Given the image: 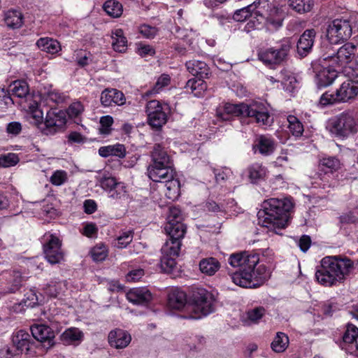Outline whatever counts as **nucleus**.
I'll return each instance as SVG.
<instances>
[{"mask_svg":"<svg viewBox=\"0 0 358 358\" xmlns=\"http://www.w3.org/2000/svg\"><path fill=\"white\" fill-rule=\"evenodd\" d=\"M229 264L233 267H238V270L231 275V280L237 285L252 288L255 287L257 281L266 278V268L259 265V255L248 251L233 253L229 258Z\"/></svg>","mask_w":358,"mask_h":358,"instance_id":"obj_1","label":"nucleus"},{"mask_svg":"<svg viewBox=\"0 0 358 358\" xmlns=\"http://www.w3.org/2000/svg\"><path fill=\"white\" fill-rule=\"evenodd\" d=\"M293 203L289 199H279L271 198L262 204V209L258 212L259 223L278 234V230L285 229L289 222V212Z\"/></svg>","mask_w":358,"mask_h":358,"instance_id":"obj_2","label":"nucleus"},{"mask_svg":"<svg viewBox=\"0 0 358 358\" xmlns=\"http://www.w3.org/2000/svg\"><path fill=\"white\" fill-rule=\"evenodd\" d=\"M164 229L169 236L162 246L159 266L164 273H170L177 268L176 259L179 255L181 239L186 232V227L181 222H167Z\"/></svg>","mask_w":358,"mask_h":358,"instance_id":"obj_3","label":"nucleus"},{"mask_svg":"<svg viewBox=\"0 0 358 358\" xmlns=\"http://www.w3.org/2000/svg\"><path fill=\"white\" fill-rule=\"evenodd\" d=\"M353 268V262L347 257L327 256L321 260L315 278L320 284L330 287L344 280Z\"/></svg>","mask_w":358,"mask_h":358,"instance_id":"obj_4","label":"nucleus"},{"mask_svg":"<svg viewBox=\"0 0 358 358\" xmlns=\"http://www.w3.org/2000/svg\"><path fill=\"white\" fill-rule=\"evenodd\" d=\"M217 120L231 121L234 117L245 116L255 119L260 125H270L272 122L270 114L264 103L253 102L250 105L226 103L217 109Z\"/></svg>","mask_w":358,"mask_h":358,"instance_id":"obj_5","label":"nucleus"},{"mask_svg":"<svg viewBox=\"0 0 358 358\" xmlns=\"http://www.w3.org/2000/svg\"><path fill=\"white\" fill-rule=\"evenodd\" d=\"M214 295L203 288H197L185 306V315L182 317L199 320L215 310Z\"/></svg>","mask_w":358,"mask_h":358,"instance_id":"obj_6","label":"nucleus"},{"mask_svg":"<svg viewBox=\"0 0 358 358\" xmlns=\"http://www.w3.org/2000/svg\"><path fill=\"white\" fill-rule=\"evenodd\" d=\"M327 129L335 137L344 139L357 133L358 123L352 113L345 111L329 119Z\"/></svg>","mask_w":358,"mask_h":358,"instance_id":"obj_7","label":"nucleus"},{"mask_svg":"<svg viewBox=\"0 0 358 358\" xmlns=\"http://www.w3.org/2000/svg\"><path fill=\"white\" fill-rule=\"evenodd\" d=\"M354 17L336 18L328 22L326 37L331 44H338L348 40L352 34Z\"/></svg>","mask_w":358,"mask_h":358,"instance_id":"obj_8","label":"nucleus"},{"mask_svg":"<svg viewBox=\"0 0 358 358\" xmlns=\"http://www.w3.org/2000/svg\"><path fill=\"white\" fill-rule=\"evenodd\" d=\"M358 93V83L352 80L344 81L335 94L325 92L320 98V103L326 106L336 102H345L354 99Z\"/></svg>","mask_w":358,"mask_h":358,"instance_id":"obj_9","label":"nucleus"},{"mask_svg":"<svg viewBox=\"0 0 358 358\" xmlns=\"http://www.w3.org/2000/svg\"><path fill=\"white\" fill-rule=\"evenodd\" d=\"M356 46L351 43H347L341 47L336 54L333 55H324L323 63L327 64L329 62V65L334 68H343L351 62L355 55Z\"/></svg>","mask_w":358,"mask_h":358,"instance_id":"obj_10","label":"nucleus"},{"mask_svg":"<svg viewBox=\"0 0 358 358\" xmlns=\"http://www.w3.org/2000/svg\"><path fill=\"white\" fill-rule=\"evenodd\" d=\"M145 111L149 124L156 129L161 128L167 121V115L160 102L152 100L147 103Z\"/></svg>","mask_w":358,"mask_h":358,"instance_id":"obj_11","label":"nucleus"},{"mask_svg":"<svg viewBox=\"0 0 358 358\" xmlns=\"http://www.w3.org/2000/svg\"><path fill=\"white\" fill-rule=\"evenodd\" d=\"M43 252L45 259L51 264H59L64 260L62 242L53 235H50V239L43 245Z\"/></svg>","mask_w":358,"mask_h":358,"instance_id":"obj_12","label":"nucleus"},{"mask_svg":"<svg viewBox=\"0 0 358 358\" xmlns=\"http://www.w3.org/2000/svg\"><path fill=\"white\" fill-rule=\"evenodd\" d=\"M66 114L62 110H49L45 119V129L44 132L46 134H54L62 129L66 124Z\"/></svg>","mask_w":358,"mask_h":358,"instance_id":"obj_13","label":"nucleus"},{"mask_svg":"<svg viewBox=\"0 0 358 358\" xmlns=\"http://www.w3.org/2000/svg\"><path fill=\"white\" fill-rule=\"evenodd\" d=\"M261 4L262 2L258 0L254 1L253 3L248 5L243 8L237 10L233 15V19L237 22H243L251 17L257 18V21L264 19L261 13Z\"/></svg>","mask_w":358,"mask_h":358,"instance_id":"obj_14","label":"nucleus"},{"mask_svg":"<svg viewBox=\"0 0 358 358\" xmlns=\"http://www.w3.org/2000/svg\"><path fill=\"white\" fill-rule=\"evenodd\" d=\"M148 174L152 181L158 182H164L176 176L173 165L149 166Z\"/></svg>","mask_w":358,"mask_h":358,"instance_id":"obj_15","label":"nucleus"},{"mask_svg":"<svg viewBox=\"0 0 358 358\" xmlns=\"http://www.w3.org/2000/svg\"><path fill=\"white\" fill-rule=\"evenodd\" d=\"M324 57L320 59V63L322 66V69L317 74V83L319 87H325L333 83L338 76V68H334L329 65V62H327V64L323 63Z\"/></svg>","mask_w":358,"mask_h":358,"instance_id":"obj_16","label":"nucleus"},{"mask_svg":"<svg viewBox=\"0 0 358 358\" xmlns=\"http://www.w3.org/2000/svg\"><path fill=\"white\" fill-rule=\"evenodd\" d=\"M275 147L276 143L274 139L266 135L257 136L252 144L254 152H258L264 156H268L273 154Z\"/></svg>","mask_w":358,"mask_h":358,"instance_id":"obj_17","label":"nucleus"},{"mask_svg":"<svg viewBox=\"0 0 358 358\" xmlns=\"http://www.w3.org/2000/svg\"><path fill=\"white\" fill-rule=\"evenodd\" d=\"M124 94L117 89L107 88L101 94V103L104 107H109L115 105L122 106L125 103Z\"/></svg>","mask_w":358,"mask_h":358,"instance_id":"obj_18","label":"nucleus"},{"mask_svg":"<svg viewBox=\"0 0 358 358\" xmlns=\"http://www.w3.org/2000/svg\"><path fill=\"white\" fill-rule=\"evenodd\" d=\"M32 336L41 343H47V348L54 344L55 332L52 329L45 324H34L31 327Z\"/></svg>","mask_w":358,"mask_h":358,"instance_id":"obj_19","label":"nucleus"},{"mask_svg":"<svg viewBox=\"0 0 358 358\" xmlns=\"http://www.w3.org/2000/svg\"><path fill=\"white\" fill-rule=\"evenodd\" d=\"M128 301L135 305H147L152 299L151 292L146 287L131 289L126 294Z\"/></svg>","mask_w":358,"mask_h":358,"instance_id":"obj_20","label":"nucleus"},{"mask_svg":"<svg viewBox=\"0 0 358 358\" xmlns=\"http://www.w3.org/2000/svg\"><path fill=\"white\" fill-rule=\"evenodd\" d=\"M108 340L111 347L116 349H122L130 343L131 337L126 331L117 329L109 333Z\"/></svg>","mask_w":358,"mask_h":358,"instance_id":"obj_21","label":"nucleus"},{"mask_svg":"<svg viewBox=\"0 0 358 358\" xmlns=\"http://www.w3.org/2000/svg\"><path fill=\"white\" fill-rule=\"evenodd\" d=\"M314 29H307L300 36L297 45V52L301 57H306L312 50L315 38Z\"/></svg>","mask_w":358,"mask_h":358,"instance_id":"obj_22","label":"nucleus"},{"mask_svg":"<svg viewBox=\"0 0 358 358\" xmlns=\"http://www.w3.org/2000/svg\"><path fill=\"white\" fill-rule=\"evenodd\" d=\"M152 164L149 166H166L173 165L171 157L168 155L166 150L159 144H156L153 147L151 152Z\"/></svg>","mask_w":358,"mask_h":358,"instance_id":"obj_23","label":"nucleus"},{"mask_svg":"<svg viewBox=\"0 0 358 358\" xmlns=\"http://www.w3.org/2000/svg\"><path fill=\"white\" fill-rule=\"evenodd\" d=\"M186 294L178 289H174L171 291L168 296V306L171 309L180 310L187 305Z\"/></svg>","mask_w":358,"mask_h":358,"instance_id":"obj_24","label":"nucleus"},{"mask_svg":"<svg viewBox=\"0 0 358 358\" xmlns=\"http://www.w3.org/2000/svg\"><path fill=\"white\" fill-rule=\"evenodd\" d=\"M284 14L282 11L275 7L270 9L269 13L266 17L265 25L270 31H275L282 25Z\"/></svg>","mask_w":358,"mask_h":358,"instance_id":"obj_25","label":"nucleus"},{"mask_svg":"<svg viewBox=\"0 0 358 358\" xmlns=\"http://www.w3.org/2000/svg\"><path fill=\"white\" fill-rule=\"evenodd\" d=\"M187 71L194 76L200 79L208 78L209 74V68L207 64L200 60L192 59L186 62Z\"/></svg>","mask_w":358,"mask_h":358,"instance_id":"obj_26","label":"nucleus"},{"mask_svg":"<svg viewBox=\"0 0 358 358\" xmlns=\"http://www.w3.org/2000/svg\"><path fill=\"white\" fill-rule=\"evenodd\" d=\"M12 342L18 350L28 351L31 344L32 343V338L28 332L24 330H19L13 333L12 336Z\"/></svg>","mask_w":358,"mask_h":358,"instance_id":"obj_27","label":"nucleus"},{"mask_svg":"<svg viewBox=\"0 0 358 358\" xmlns=\"http://www.w3.org/2000/svg\"><path fill=\"white\" fill-rule=\"evenodd\" d=\"M199 268L202 273L212 276L220 268V263L214 257L204 258L199 262Z\"/></svg>","mask_w":358,"mask_h":358,"instance_id":"obj_28","label":"nucleus"},{"mask_svg":"<svg viewBox=\"0 0 358 358\" xmlns=\"http://www.w3.org/2000/svg\"><path fill=\"white\" fill-rule=\"evenodd\" d=\"M292 44L289 39L286 38L281 41L278 48H273V57L275 64H280L283 62L290 50Z\"/></svg>","mask_w":358,"mask_h":358,"instance_id":"obj_29","label":"nucleus"},{"mask_svg":"<svg viewBox=\"0 0 358 358\" xmlns=\"http://www.w3.org/2000/svg\"><path fill=\"white\" fill-rule=\"evenodd\" d=\"M112 45L115 51L124 52L127 50V40L124 36L123 31L121 29H115L112 32Z\"/></svg>","mask_w":358,"mask_h":358,"instance_id":"obj_30","label":"nucleus"},{"mask_svg":"<svg viewBox=\"0 0 358 358\" xmlns=\"http://www.w3.org/2000/svg\"><path fill=\"white\" fill-rule=\"evenodd\" d=\"M4 20L8 27L18 29L23 24V15L18 10H10L6 13Z\"/></svg>","mask_w":358,"mask_h":358,"instance_id":"obj_31","label":"nucleus"},{"mask_svg":"<svg viewBox=\"0 0 358 358\" xmlns=\"http://www.w3.org/2000/svg\"><path fill=\"white\" fill-rule=\"evenodd\" d=\"M37 46L48 53L55 54L61 49L59 43L50 38H41L36 42Z\"/></svg>","mask_w":358,"mask_h":358,"instance_id":"obj_32","label":"nucleus"},{"mask_svg":"<svg viewBox=\"0 0 358 358\" xmlns=\"http://www.w3.org/2000/svg\"><path fill=\"white\" fill-rule=\"evenodd\" d=\"M288 1L290 8L299 14L311 11L315 5L314 0H289Z\"/></svg>","mask_w":358,"mask_h":358,"instance_id":"obj_33","label":"nucleus"},{"mask_svg":"<svg viewBox=\"0 0 358 358\" xmlns=\"http://www.w3.org/2000/svg\"><path fill=\"white\" fill-rule=\"evenodd\" d=\"M83 337V332L78 328L71 327L63 332L61 336L62 341L66 344H71L80 341Z\"/></svg>","mask_w":358,"mask_h":358,"instance_id":"obj_34","label":"nucleus"},{"mask_svg":"<svg viewBox=\"0 0 358 358\" xmlns=\"http://www.w3.org/2000/svg\"><path fill=\"white\" fill-rule=\"evenodd\" d=\"M103 10L113 17H119L122 14V5L115 0H108L103 4Z\"/></svg>","mask_w":358,"mask_h":358,"instance_id":"obj_35","label":"nucleus"},{"mask_svg":"<svg viewBox=\"0 0 358 358\" xmlns=\"http://www.w3.org/2000/svg\"><path fill=\"white\" fill-rule=\"evenodd\" d=\"M165 187L166 189V196L171 200L176 199L180 194V184L178 179L173 177L167 181H165Z\"/></svg>","mask_w":358,"mask_h":358,"instance_id":"obj_36","label":"nucleus"},{"mask_svg":"<svg viewBox=\"0 0 358 358\" xmlns=\"http://www.w3.org/2000/svg\"><path fill=\"white\" fill-rule=\"evenodd\" d=\"M12 95L19 98L26 97L29 93V87L24 80H15L10 85Z\"/></svg>","mask_w":358,"mask_h":358,"instance_id":"obj_37","label":"nucleus"},{"mask_svg":"<svg viewBox=\"0 0 358 358\" xmlns=\"http://www.w3.org/2000/svg\"><path fill=\"white\" fill-rule=\"evenodd\" d=\"M289 338L286 334L278 332L271 343V348L276 352H284L288 346Z\"/></svg>","mask_w":358,"mask_h":358,"instance_id":"obj_38","label":"nucleus"},{"mask_svg":"<svg viewBox=\"0 0 358 358\" xmlns=\"http://www.w3.org/2000/svg\"><path fill=\"white\" fill-rule=\"evenodd\" d=\"M186 88L187 90L190 89L194 96H199L202 94V92H204L206 90L207 85L203 79H190L186 84Z\"/></svg>","mask_w":358,"mask_h":358,"instance_id":"obj_39","label":"nucleus"},{"mask_svg":"<svg viewBox=\"0 0 358 358\" xmlns=\"http://www.w3.org/2000/svg\"><path fill=\"white\" fill-rule=\"evenodd\" d=\"M287 122L289 131L293 136L299 137L303 134V126L296 117L289 115Z\"/></svg>","mask_w":358,"mask_h":358,"instance_id":"obj_40","label":"nucleus"},{"mask_svg":"<svg viewBox=\"0 0 358 358\" xmlns=\"http://www.w3.org/2000/svg\"><path fill=\"white\" fill-rule=\"evenodd\" d=\"M39 107L37 100L29 101L28 103L29 113L36 124H42L43 122V113Z\"/></svg>","mask_w":358,"mask_h":358,"instance_id":"obj_41","label":"nucleus"},{"mask_svg":"<svg viewBox=\"0 0 358 358\" xmlns=\"http://www.w3.org/2000/svg\"><path fill=\"white\" fill-rule=\"evenodd\" d=\"M248 172L249 177L252 181L256 182L265 176L266 170L262 164L256 163L249 167Z\"/></svg>","mask_w":358,"mask_h":358,"instance_id":"obj_42","label":"nucleus"},{"mask_svg":"<svg viewBox=\"0 0 358 358\" xmlns=\"http://www.w3.org/2000/svg\"><path fill=\"white\" fill-rule=\"evenodd\" d=\"M90 254L94 261L101 262L108 257V250L103 244H99L91 250Z\"/></svg>","mask_w":358,"mask_h":358,"instance_id":"obj_43","label":"nucleus"},{"mask_svg":"<svg viewBox=\"0 0 358 358\" xmlns=\"http://www.w3.org/2000/svg\"><path fill=\"white\" fill-rule=\"evenodd\" d=\"M185 343L189 350L197 351L201 349L205 343V338L201 336H194L185 339Z\"/></svg>","mask_w":358,"mask_h":358,"instance_id":"obj_44","label":"nucleus"},{"mask_svg":"<svg viewBox=\"0 0 358 358\" xmlns=\"http://www.w3.org/2000/svg\"><path fill=\"white\" fill-rule=\"evenodd\" d=\"M170 81H171V78L169 75H167V74L161 75L158 78L155 86L149 92V93L150 94H155L159 93L164 87L168 86L170 84Z\"/></svg>","mask_w":358,"mask_h":358,"instance_id":"obj_45","label":"nucleus"},{"mask_svg":"<svg viewBox=\"0 0 358 358\" xmlns=\"http://www.w3.org/2000/svg\"><path fill=\"white\" fill-rule=\"evenodd\" d=\"M113 119L110 115L103 116L100 119L99 133L103 135H108L112 130Z\"/></svg>","mask_w":358,"mask_h":358,"instance_id":"obj_46","label":"nucleus"},{"mask_svg":"<svg viewBox=\"0 0 358 358\" xmlns=\"http://www.w3.org/2000/svg\"><path fill=\"white\" fill-rule=\"evenodd\" d=\"M358 337V328L354 325L349 324L347 329L343 336V340L346 343H356V340Z\"/></svg>","mask_w":358,"mask_h":358,"instance_id":"obj_47","label":"nucleus"},{"mask_svg":"<svg viewBox=\"0 0 358 358\" xmlns=\"http://www.w3.org/2000/svg\"><path fill=\"white\" fill-rule=\"evenodd\" d=\"M17 156L14 153L0 156V166L7 168L15 166L18 162Z\"/></svg>","mask_w":358,"mask_h":358,"instance_id":"obj_48","label":"nucleus"},{"mask_svg":"<svg viewBox=\"0 0 358 358\" xmlns=\"http://www.w3.org/2000/svg\"><path fill=\"white\" fill-rule=\"evenodd\" d=\"M265 313L266 310L263 307H256L248 311V318L250 322L253 323H257L259 320L264 315Z\"/></svg>","mask_w":358,"mask_h":358,"instance_id":"obj_49","label":"nucleus"},{"mask_svg":"<svg viewBox=\"0 0 358 358\" xmlns=\"http://www.w3.org/2000/svg\"><path fill=\"white\" fill-rule=\"evenodd\" d=\"M24 303L26 306L34 307L38 303V299L35 289H29L25 294L23 299Z\"/></svg>","mask_w":358,"mask_h":358,"instance_id":"obj_50","label":"nucleus"},{"mask_svg":"<svg viewBox=\"0 0 358 358\" xmlns=\"http://www.w3.org/2000/svg\"><path fill=\"white\" fill-rule=\"evenodd\" d=\"M67 180V174L64 171L58 170L54 172L50 178L52 185L59 186L64 184Z\"/></svg>","mask_w":358,"mask_h":358,"instance_id":"obj_51","label":"nucleus"},{"mask_svg":"<svg viewBox=\"0 0 358 358\" xmlns=\"http://www.w3.org/2000/svg\"><path fill=\"white\" fill-rule=\"evenodd\" d=\"M320 164L331 172L337 170L340 166L339 161L335 157L323 158L320 161Z\"/></svg>","mask_w":358,"mask_h":358,"instance_id":"obj_52","label":"nucleus"},{"mask_svg":"<svg viewBox=\"0 0 358 358\" xmlns=\"http://www.w3.org/2000/svg\"><path fill=\"white\" fill-rule=\"evenodd\" d=\"M100 183L101 187L109 192L120 182H117L116 179L113 177H104L101 180Z\"/></svg>","mask_w":358,"mask_h":358,"instance_id":"obj_53","label":"nucleus"},{"mask_svg":"<svg viewBox=\"0 0 358 358\" xmlns=\"http://www.w3.org/2000/svg\"><path fill=\"white\" fill-rule=\"evenodd\" d=\"M259 59L266 64H275L273 48H268L259 53Z\"/></svg>","mask_w":358,"mask_h":358,"instance_id":"obj_54","label":"nucleus"},{"mask_svg":"<svg viewBox=\"0 0 358 358\" xmlns=\"http://www.w3.org/2000/svg\"><path fill=\"white\" fill-rule=\"evenodd\" d=\"M133 239V234L131 231H126L124 232L120 236L117 238V248H124L129 245Z\"/></svg>","mask_w":358,"mask_h":358,"instance_id":"obj_55","label":"nucleus"},{"mask_svg":"<svg viewBox=\"0 0 358 358\" xmlns=\"http://www.w3.org/2000/svg\"><path fill=\"white\" fill-rule=\"evenodd\" d=\"M84 110L83 106L80 102H74L70 105L67 113L70 117H76L83 113Z\"/></svg>","mask_w":358,"mask_h":358,"instance_id":"obj_56","label":"nucleus"},{"mask_svg":"<svg viewBox=\"0 0 358 358\" xmlns=\"http://www.w3.org/2000/svg\"><path fill=\"white\" fill-rule=\"evenodd\" d=\"M157 29L148 24H143L139 27V32L145 38H151L155 37L157 33Z\"/></svg>","mask_w":358,"mask_h":358,"instance_id":"obj_57","label":"nucleus"},{"mask_svg":"<svg viewBox=\"0 0 358 358\" xmlns=\"http://www.w3.org/2000/svg\"><path fill=\"white\" fill-rule=\"evenodd\" d=\"M144 274V270L142 268L134 269L127 273L126 279L128 282H136L139 280Z\"/></svg>","mask_w":358,"mask_h":358,"instance_id":"obj_58","label":"nucleus"},{"mask_svg":"<svg viewBox=\"0 0 358 358\" xmlns=\"http://www.w3.org/2000/svg\"><path fill=\"white\" fill-rule=\"evenodd\" d=\"M126 193V187L123 183H120L111 192H109V196L113 199H120Z\"/></svg>","mask_w":358,"mask_h":358,"instance_id":"obj_59","label":"nucleus"},{"mask_svg":"<svg viewBox=\"0 0 358 358\" xmlns=\"http://www.w3.org/2000/svg\"><path fill=\"white\" fill-rule=\"evenodd\" d=\"M126 155V149L122 144L111 145L110 156H115L119 158H124Z\"/></svg>","mask_w":358,"mask_h":358,"instance_id":"obj_60","label":"nucleus"},{"mask_svg":"<svg viewBox=\"0 0 358 358\" xmlns=\"http://www.w3.org/2000/svg\"><path fill=\"white\" fill-rule=\"evenodd\" d=\"M167 220V222H181L182 215L180 210L176 207L171 208Z\"/></svg>","mask_w":358,"mask_h":358,"instance_id":"obj_61","label":"nucleus"},{"mask_svg":"<svg viewBox=\"0 0 358 358\" xmlns=\"http://www.w3.org/2000/svg\"><path fill=\"white\" fill-rule=\"evenodd\" d=\"M22 276L19 272H15L13 274V285L6 292L14 293L19 289L22 285Z\"/></svg>","mask_w":358,"mask_h":358,"instance_id":"obj_62","label":"nucleus"},{"mask_svg":"<svg viewBox=\"0 0 358 358\" xmlns=\"http://www.w3.org/2000/svg\"><path fill=\"white\" fill-rule=\"evenodd\" d=\"M47 98L54 103H62L64 101V96L62 94L55 90H50L46 93Z\"/></svg>","mask_w":358,"mask_h":358,"instance_id":"obj_63","label":"nucleus"},{"mask_svg":"<svg viewBox=\"0 0 358 358\" xmlns=\"http://www.w3.org/2000/svg\"><path fill=\"white\" fill-rule=\"evenodd\" d=\"M0 358H18V355L14 353L10 348L6 346L0 349Z\"/></svg>","mask_w":358,"mask_h":358,"instance_id":"obj_64","label":"nucleus"}]
</instances>
